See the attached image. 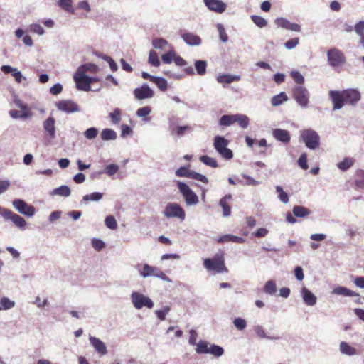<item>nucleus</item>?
<instances>
[{
    "mask_svg": "<svg viewBox=\"0 0 364 364\" xmlns=\"http://www.w3.org/2000/svg\"><path fill=\"white\" fill-rule=\"evenodd\" d=\"M329 96L333 105V109H339L345 104L355 105L360 100V93L355 89L330 90Z\"/></svg>",
    "mask_w": 364,
    "mask_h": 364,
    "instance_id": "nucleus-1",
    "label": "nucleus"
},
{
    "mask_svg": "<svg viewBox=\"0 0 364 364\" xmlns=\"http://www.w3.org/2000/svg\"><path fill=\"white\" fill-rule=\"evenodd\" d=\"M204 267L208 271H212L215 273H227L228 269L225 263V252L219 251L213 258H207L203 260Z\"/></svg>",
    "mask_w": 364,
    "mask_h": 364,
    "instance_id": "nucleus-2",
    "label": "nucleus"
},
{
    "mask_svg": "<svg viewBox=\"0 0 364 364\" xmlns=\"http://www.w3.org/2000/svg\"><path fill=\"white\" fill-rule=\"evenodd\" d=\"M229 140L224 136H216L214 138L213 146L217 152L225 160H230L233 157L232 151L228 148Z\"/></svg>",
    "mask_w": 364,
    "mask_h": 364,
    "instance_id": "nucleus-3",
    "label": "nucleus"
},
{
    "mask_svg": "<svg viewBox=\"0 0 364 364\" xmlns=\"http://www.w3.org/2000/svg\"><path fill=\"white\" fill-rule=\"evenodd\" d=\"M301 137L306 146L311 149H315L320 145V137L316 132L312 129H304Z\"/></svg>",
    "mask_w": 364,
    "mask_h": 364,
    "instance_id": "nucleus-4",
    "label": "nucleus"
},
{
    "mask_svg": "<svg viewBox=\"0 0 364 364\" xmlns=\"http://www.w3.org/2000/svg\"><path fill=\"white\" fill-rule=\"evenodd\" d=\"M165 217L169 218H178L181 220H183L186 217V213L181 205L176 203H168L164 210Z\"/></svg>",
    "mask_w": 364,
    "mask_h": 364,
    "instance_id": "nucleus-5",
    "label": "nucleus"
},
{
    "mask_svg": "<svg viewBox=\"0 0 364 364\" xmlns=\"http://www.w3.org/2000/svg\"><path fill=\"white\" fill-rule=\"evenodd\" d=\"M177 186L188 205H195L198 203V198L197 195L189 188L187 184L178 181Z\"/></svg>",
    "mask_w": 364,
    "mask_h": 364,
    "instance_id": "nucleus-6",
    "label": "nucleus"
},
{
    "mask_svg": "<svg viewBox=\"0 0 364 364\" xmlns=\"http://www.w3.org/2000/svg\"><path fill=\"white\" fill-rule=\"evenodd\" d=\"M92 77L86 75L81 70H77L74 75L76 87L80 90L90 91Z\"/></svg>",
    "mask_w": 364,
    "mask_h": 364,
    "instance_id": "nucleus-7",
    "label": "nucleus"
},
{
    "mask_svg": "<svg viewBox=\"0 0 364 364\" xmlns=\"http://www.w3.org/2000/svg\"><path fill=\"white\" fill-rule=\"evenodd\" d=\"M293 97L301 107H306L309 102V94L308 90L303 86L295 87L293 90Z\"/></svg>",
    "mask_w": 364,
    "mask_h": 364,
    "instance_id": "nucleus-8",
    "label": "nucleus"
},
{
    "mask_svg": "<svg viewBox=\"0 0 364 364\" xmlns=\"http://www.w3.org/2000/svg\"><path fill=\"white\" fill-rule=\"evenodd\" d=\"M0 215L6 220H11L18 228H23L26 225V222L23 218L1 206Z\"/></svg>",
    "mask_w": 364,
    "mask_h": 364,
    "instance_id": "nucleus-9",
    "label": "nucleus"
},
{
    "mask_svg": "<svg viewBox=\"0 0 364 364\" xmlns=\"http://www.w3.org/2000/svg\"><path fill=\"white\" fill-rule=\"evenodd\" d=\"M132 299L134 307L137 309L144 306L151 309L154 306V303L151 299L139 292H133Z\"/></svg>",
    "mask_w": 364,
    "mask_h": 364,
    "instance_id": "nucleus-10",
    "label": "nucleus"
},
{
    "mask_svg": "<svg viewBox=\"0 0 364 364\" xmlns=\"http://www.w3.org/2000/svg\"><path fill=\"white\" fill-rule=\"evenodd\" d=\"M328 60L333 67L340 66L345 62L343 53L337 48H331L328 51Z\"/></svg>",
    "mask_w": 364,
    "mask_h": 364,
    "instance_id": "nucleus-11",
    "label": "nucleus"
},
{
    "mask_svg": "<svg viewBox=\"0 0 364 364\" xmlns=\"http://www.w3.org/2000/svg\"><path fill=\"white\" fill-rule=\"evenodd\" d=\"M140 274L143 277L154 276L163 280L167 279L166 275L160 269L150 266L147 264H144Z\"/></svg>",
    "mask_w": 364,
    "mask_h": 364,
    "instance_id": "nucleus-12",
    "label": "nucleus"
},
{
    "mask_svg": "<svg viewBox=\"0 0 364 364\" xmlns=\"http://www.w3.org/2000/svg\"><path fill=\"white\" fill-rule=\"evenodd\" d=\"M14 207L21 214L26 216H32L35 213L33 206L28 205L24 200L16 199L13 201Z\"/></svg>",
    "mask_w": 364,
    "mask_h": 364,
    "instance_id": "nucleus-13",
    "label": "nucleus"
},
{
    "mask_svg": "<svg viewBox=\"0 0 364 364\" xmlns=\"http://www.w3.org/2000/svg\"><path fill=\"white\" fill-rule=\"evenodd\" d=\"M134 95L137 100H141L151 98L154 93L147 84H144L141 87L134 89Z\"/></svg>",
    "mask_w": 364,
    "mask_h": 364,
    "instance_id": "nucleus-14",
    "label": "nucleus"
},
{
    "mask_svg": "<svg viewBox=\"0 0 364 364\" xmlns=\"http://www.w3.org/2000/svg\"><path fill=\"white\" fill-rule=\"evenodd\" d=\"M56 107L59 110L71 113L79 111L78 105L71 100H60L56 103Z\"/></svg>",
    "mask_w": 364,
    "mask_h": 364,
    "instance_id": "nucleus-15",
    "label": "nucleus"
},
{
    "mask_svg": "<svg viewBox=\"0 0 364 364\" xmlns=\"http://www.w3.org/2000/svg\"><path fill=\"white\" fill-rule=\"evenodd\" d=\"M205 6L216 13H223L226 9V4L220 0H203Z\"/></svg>",
    "mask_w": 364,
    "mask_h": 364,
    "instance_id": "nucleus-16",
    "label": "nucleus"
},
{
    "mask_svg": "<svg viewBox=\"0 0 364 364\" xmlns=\"http://www.w3.org/2000/svg\"><path fill=\"white\" fill-rule=\"evenodd\" d=\"M90 341L92 346L100 355H104L107 353V347L101 340L91 336L90 337Z\"/></svg>",
    "mask_w": 364,
    "mask_h": 364,
    "instance_id": "nucleus-17",
    "label": "nucleus"
},
{
    "mask_svg": "<svg viewBox=\"0 0 364 364\" xmlns=\"http://www.w3.org/2000/svg\"><path fill=\"white\" fill-rule=\"evenodd\" d=\"M273 136L277 141H282L283 143L289 142L291 139L289 132L282 129H274Z\"/></svg>",
    "mask_w": 364,
    "mask_h": 364,
    "instance_id": "nucleus-18",
    "label": "nucleus"
},
{
    "mask_svg": "<svg viewBox=\"0 0 364 364\" xmlns=\"http://www.w3.org/2000/svg\"><path fill=\"white\" fill-rule=\"evenodd\" d=\"M43 128L48 133L50 138L53 139L55 137V119L53 117H49L43 122Z\"/></svg>",
    "mask_w": 364,
    "mask_h": 364,
    "instance_id": "nucleus-19",
    "label": "nucleus"
},
{
    "mask_svg": "<svg viewBox=\"0 0 364 364\" xmlns=\"http://www.w3.org/2000/svg\"><path fill=\"white\" fill-rule=\"evenodd\" d=\"M182 38L188 45L191 46H198L201 43L200 38L191 33H186L182 35Z\"/></svg>",
    "mask_w": 364,
    "mask_h": 364,
    "instance_id": "nucleus-20",
    "label": "nucleus"
},
{
    "mask_svg": "<svg viewBox=\"0 0 364 364\" xmlns=\"http://www.w3.org/2000/svg\"><path fill=\"white\" fill-rule=\"evenodd\" d=\"M171 134L177 136H183L186 132H190L191 127L188 125L174 127L173 124H170Z\"/></svg>",
    "mask_w": 364,
    "mask_h": 364,
    "instance_id": "nucleus-21",
    "label": "nucleus"
},
{
    "mask_svg": "<svg viewBox=\"0 0 364 364\" xmlns=\"http://www.w3.org/2000/svg\"><path fill=\"white\" fill-rule=\"evenodd\" d=\"M231 198H232V196L230 194H228V195H225V196L223 197L220 200V205L223 208V216H225V217H228V216L230 215L231 208L227 200H230Z\"/></svg>",
    "mask_w": 364,
    "mask_h": 364,
    "instance_id": "nucleus-22",
    "label": "nucleus"
},
{
    "mask_svg": "<svg viewBox=\"0 0 364 364\" xmlns=\"http://www.w3.org/2000/svg\"><path fill=\"white\" fill-rule=\"evenodd\" d=\"M303 299L306 304L309 306H314L316 303V296L309 291L307 289H302Z\"/></svg>",
    "mask_w": 364,
    "mask_h": 364,
    "instance_id": "nucleus-23",
    "label": "nucleus"
},
{
    "mask_svg": "<svg viewBox=\"0 0 364 364\" xmlns=\"http://www.w3.org/2000/svg\"><path fill=\"white\" fill-rule=\"evenodd\" d=\"M234 123H237L242 129H246L250 123L247 116L242 114H233Z\"/></svg>",
    "mask_w": 364,
    "mask_h": 364,
    "instance_id": "nucleus-24",
    "label": "nucleus"
},
{
    "mask_svg": "<svg viewBox=\"0 0 364 364\" xmlns=\"http://www.w3.org/2000/svg\"><path fill=\"white\" fill-rule=\"evenodd\" d=\"M10 116L14 119L18 118H29L32 116V112L31 110H26L25 112L22 109L21 111L11 109L9 112Z\"/></svg>",
    "mask_w": 364,
    "mask_h": 364,
    "instance_id": "nucleus-25",
    "label": "nucleus"
},
{
    "mask_svg": "<svg viewBox=\"0 0 364 364\" xmlns=\"http://www.w3.org/2000/svg\"><path fill=\"white\" fill-rule=\"evenodd\" d=\"M293 213L296 217L305 218L310 214V211L306 208L296 205L293 208Z\"/></svg>",
    "mask_w": 364,
    "mask_h": 364,
    "instance_id": "nucleus-26",
    "label": "nucleus"
},
{
    "mask_svg": "<svg viewBox=\"0 0 364 364\" xmlns=\"http://www.w3.org/2000/svg\"><path fill=\"white\" fill-rule=\"evenodd\" d=\"M101 138L104 141L114 140L117 138V133L111 129H105L101 132Z\"/></svg>",
    "mask_w": 364,
    "mask_h": 364,
    "instance_id": "nucleus-27",
    "label": "nucleus"
},
{
    "mask_svg": "<svg viewBox=\"0 0 364 364\" xmlns=\"http://www.w3.org/2000/svg\"><path fill=\"white\" fill-rule=\"evenodd\" d=\"M333 293L338 295H343L345 296H357V294H355L352 290L343 287H338L333 289Z\"/></svg>",
    "mask_w": 364,
    "mask_h": 364,
    "instance_id": "nucleus-28",
    "label": "nucleus"
},
{
    "mask_svg": "<svg viewBox=\"0 0 364 364\" xmlns=\"http://www.w3.org/2000/svg\"><path fill=\"white\" fill-rule=\"evenodd\" d=\"M287 100L288 97L286 95V93L282 92L272 98L271 103L273 106H278L281 105L282 102L287 101Z\"/></svg>",
    "mask_w": 364,
    "mask_h": 364,
    "instance_id": "nucleus-29",
    "label": "nucleus"
},
{
    "mask_svg": "<svg viewBox=\"0 0 364 364\" xmlns=\"http://www.w3.org/2000/svg\"><path fill=\"white\" fill-rule=\"evenodd\" d=\"M340 350L342 353L348 355H353L356 354V350L354 348L351 347L348 343L344 341L341 343Z\"/></svg>",
    "mask_w": 364,
    "mask_h": 364,
    "instance_id": "nucleus-30",
    "label": "nucleus"
},
{
    "mask_svg": "<svg viewBox=\"0 0 364 364\" xmlns=\"http://www.w3.org/2000/svg\"><path fill=\"white\" fill-rule=\"evenodd\" d=\"M354 164V159L352 158H345L342 161L339 162L337 165L338 168L344 171L349 169Z\"/></svg>",
    "mask_w": 364,
    "mask_h": 364,
    "instance_id": "nucleus-31",
    "label": "nucleus"
},
{
    "mask_svg": "<svg viewBox=\"0 0 364 364\" xmlns=\"http://www.w3.org/2000/svg\"><path fill=\"white\" fill-rule=\"evenodd\" d=\"M200 161L205 164L206 166H208L212 168L218 167V164L215 159L210 157L208 156L204 155L200 157Z\"/></svg>",
    "mask_w": 364,
    "mask_h": 364,
    "instance_id": "nucleus-32",
    "label": "nucleus"
},
{
    "mask_svg": "<svg viewBox=\"0 0 364 364\" xmlns=\"http://www.w3.org/2000/svg\"><path fill=\"white\" fill-rule=\"evenodd\" d=\"M152 45L156 49L164 50L168 45V42L164 38H156L152 40Z\"/></svg>",
    "mask_w": 364,
    "mask_h": 364,
    "instance_id": "nucleus-33",
    "label": "nucleus"
},
{
    "mask_svg": "<svg viewBox=\"0 0 364 364\" xmlns=\"http://www.w3.org/2000/svg\"><path fill=\"white\" fill-rule=\"evenodd\" d=\"M195 67L197 73L200 75H203L206 73L207 63L204 60H196L195 62Z\"/></svg>",
    "mask_w": 364,
    "mask_h": 364,
    "instance_id": "nucleus-34",
    "label": "nucleus"
},
{
    "mask_svg": "<svg viewBox=\"0 0 364 364\" xmlns=\"http://www.w3.org/2000/svg\"><path fill=\"white\" fill-rule=\"evenodd\" d=\"M148 61L149 64L154 67L159 66L161 63L156 52L154 50L149 52Z\"/></svg>",
    "mask_w": 364,
    "mask_h": 364,
    "instance_id": "nucleus-35",
    "label": "nucleus"
},
{
    "mask_svg": "<svg viewBox=\"0 0 364 364\" xmlns=\"http://www.w3.org/2000/svg\"><path fill=\"white\" fill-rule=\"evenodd\" d=\"M264 291L268 294L272 295L277 291V286L273 280L266 282L264 287Z\"/></svg>",
    "mask_w": 364,
    "mask_h": 364,
    "instance_id": "nucleus-36",
    "label": "nucleus"
},
{
    "mask_svg": "<svg viewBox=\"0 0 364 364\" xmlns=\"http://www.w3.org/2000/svg\"><path fill=\"white\" fill-rule=\"evenodd\" d=\"M154 84L157 85L159 89L161 91H165L167 89L168 83L166 80L160 77H155L154 80L152 81Z\"/></svg>",
    "mask_w": 364,
    "mask_h": 364,
    "instance_id": "nucleus-37",
    "label": "nucleus"
},
{
    "mask_svg": "<svg viewBox=\"0 0 364 364\" xmlns=\"http://www.w3.org/2000/svg\"><path fill=\"white\" fill-rule=\"evenodd\" d=\"M234 124L233 114L223 115L219 121L220 126H230Z\"/></svg>",
    "mask_w": 364,
    "mask_h": 364,
    "instance_id": "nucleus-38",
    "label": "nucleus"
},
{
    "mask_svg": "<svg viewBox=\"0 0 364 364\" xmlns=\"http://www.w3.org/2000/svg\"><path fill=\"white\" fill-rule=\"evenodd\" d=\"M53 193L61 196L67 197L70 195V189L67 186H61L54 189Z\"/></svg>",
    "mask_w": 364,
    "mask_h": 364,
    "instance_id": "nucleus-39",
    "label": "nucleus"
},
{
    "mask_svg": "<svg viewBox=\"0 0 364 364\" xmlns=\"http://www.w3.org/2000/svg\"><path fill=\"white\" fill-rule=\"evenodd\" d=\"M208 353L215 357H220L224 353V350L222 347L213 344L210 346Z\"/></svg>",
    "mask_w": 364,
    "mask_h": 364,
    "instance_id": "nucleus-40",
    "label": "nucleus"
},
{
    "mask_svg": "<svg viewBox=\"0 0 364 364\" xmlns=\"http://www.w3.org/2000/svg\"><path fill=\"white\" fill-rule=\"evenodd\" d=\"M98 67L92 63H88L83 65L80 66L77 70H81L83 73L87 71H90L92 73H97L98 71Z\"/></svg>",
    "mask_w": 364,
    "mask_h": 364,
    "instance_id": "nucleus-41",
    "label": "nucleus"
},
{
    "mask_svg": "<svg viewBox=\"0 0 364 364\" xmlns=\"http://www.w3.org/2000/svg\"><path fill=\"white\" fill-rule=\"evenodd\" d=\"M103 195L99 192H94L83 196L82 200L85 202L93 200L98 201L102 198Z\"/></svg>",
    "mask_w": 364,
    "mask_h": 364,
    "instance_id": "nucleus-42",
    "label": "nucleus"
},
{
    "mask_svg": "<svg viewBox=\"0 0 364 364\" xmlns=\"http://www.w3.org/2000/svg\"><path fill=\"white\" fill-rule=\"evenodd\" d=\"M58 6L67 11L73 12V0H59Z\"/></svg>",
    "mask_w": 364,
    "mask_h": 364,
    "instance_id": "nucleus-43",
    "label": "nucleus"
},
{
    "mask_svg": "<svg viewBox=\"0 0 364 364\" xmlns=\"http://www.w3.org/2000/svg\"><path fill=\"white\" fill-rule=\"evenodd\" d=\"M251 19L259 28H264L267 25V21L259 16L252 15Z\"/></svg>",
    "mask_w": 364,
    "mask_h": 364,
    "instance_id": "nucleus-44",
    "label": "nucleus"
},
{
    "mask_svg": "<svg viewBox=\"0 0 364 364\" xmlns=\"http://www.w3.org/2000/svg\"><path fill=\"white\" fill-rule=\"evenodd\" d=\"M15 305L14 301L9 300L7 297H3L0 300V310L9 309Z\"/></svg>",
    "mask_w": 364,
    "mask_h": 364,
    "instance_id": "nucleus-45",
    "label": "nucleus"
},
{
    "mask_svg": "<svg viewBox=\"0 0 364 364\" xmlns=\"http://www.w3.org/2000/svg\"><path fill=\"white\" fill-rule=\"evenodd\" d=\"M291 77L295 81V82L301 86L304 82V77L297 70L291 71L290 73Z\"/></svg>",
    "mask_w": 364,
    "mask_h": 364,
    "instance_id": "nucleus-46",
    "label": "nucleus"
},
{
    "mask_svg": "<svg viewBox=\"0 0 364 364\" xmlns=\"http://www.w3.org/2000/svg\"><path fill=\"white\" fill-rule=\"evenodd\" d=\"M209 348L208 343L200 341L197 344L196 352L198 353H208Z\"/></svg>",
    "mask_w": 364,
    "mask_h": 364,
    "instance_id": "nucleus-47",
    "label": "nucleus"
},
{
    "mask_svg": "<svg viewBox=\"0 0 364 364\" xmlns=\"http://www.w3.org/2000/svg\"><path fill=\"white\" fill-rule=\"evenodd\" d=\"M237 78L230 75H220L217 77V81L220 83H231Z\"/></svg>",
    "mask_w": 364,
    "mask_h": 364,
    "instance_id": "nucleus-48",
    "label": "nucleus"
},
{
    "mask_svg": "<svg viewBox=\"0 0 364 364\" xmlns=\"http://www.w3.org/2000/svg\"><path fill=\"white\" fill-rule=\"evenodd\" d=\"M275 188L276 191L279 193V200L284 203H287L289 202L287 193L284 192L283 188L279 186H277Z\"/></svg>",
    "mask_w": 364,
    "mask_h": 364,
    "instance_id": "nucleus-49",
    "label": "nucleus"
},
{
    "mask_svg": "<svg viewBox=\"0 0 364 364\" xmlns=\"http://www.w3.org/2000/svg\"><path fill=\"white\" fill-rule=\"evenodd\" d=\"M189 178L195 179V180H197V181H199L203 182L204 183H208V178L204 175L198 173H197V172H196L194 171H191V174H190V177Z\"/></svg>",
    "mask_w": 364,
    "mask_h": 364,
    "instance_id": "nucleus-50",
    "label": "nucleus"
},
{
    "mask_svg": "<svg viewBox=\"0 0 364 364\" xmlns=\"http://www.w3.org/2000/svg\"><path fill=\"white\" fill-rule=\"evenodd\" d=\"M105 225L112 230H114L117 227L116 219L112 215H109L105 218Z\"/></svg>",
    "mask_w": 364,
    "mask_h": 364,
    "instance_id": "nucleus-51",
    "label": "nucleus"
},
{
    "mask_svg": "<svg viewBox=\"0 0 364 364\" xmlns=\"http://www.w3.org/2000/svg\"><path fill=\"white\" fill-rule=\"evenodd\" d=\"M175 52L173 50H169L168 53L162 55L161 59L164 63H171L175 57Z\"/></svg>",
    "mask_w": 364,
    "mask_h": 364,
    "instance_id": "nucleus-52",
    "label": "nucleus"
},
{
    "mask_svg": "<svg viewBox=\"0 0 364 364\" xmlns=\"http://www.w3.org/2000/svg\"><path fill=\"white\" fill-rule=\"evenodd\" d=\"M357 178L355 179V185L359 188L364 187V171L358 170L357 171Z\"/></svg>",
    "mask_w": 364,
    "mask_h": 364,
    "instance_id": "nucleus-53",
    "label": "nucleus"
},
{
    "mask_svg": "<svg viewBox=\"0 0 364 364\" xmlns=\"http://www.w3.org/2000/svg\"><path fill=\"white\" fill-rule=\"evenodd\" d=\"M119 171V166L116 164H109L105 168V173L111 176L114 175Z\"/></svg>",
    "mask_w": 364,
    "mask_h": 364,
    "instance_id": "nucleus-54",
    "label": "nucleus"
},
{
    "mask_svg": "<svg viewBox=\"0 0 364 364\" xmlns=\"http://www.w3.org/2000/svg\"><path fill=\"white\" fill-rule=\"evenodd\" d=\"M217 29L219 33V36L223 42H227L228 40V36L225 32V30L222 24L217 25Z\"/></svg>",
    "mask_w": 364,
    "mask_h": 364,
    "instance_id": "nucleus-55",
    "label": "nucleus"
},
{
    "mask_svg": "<svg viewBox=\"0 0 364 364\" xmlns=\"http://www.w3.org/2000/svg\"><path fill=\"white\" fill-rule=\"evenodd\" d=\"M191 170H188V168L185 167V166H183V167H181L179 168L178 169H177L176 171V175L178 176V177H187V178H189L190 177V174H191Z\"/></svg>",
    "mask_w": 364,
    "mask_h": 364,
    "instance_id": "nucleus-56",
    "label": "nucleus"
},
{
    "mask_svg": "<svg viewBox=\"0 0 364 364\" xmlns=\"http://www.w3.org/2000/svg\"><path fill=\"white\" fill-rule=\"evenodd\" d=\"M98 134L97 129L95 127H91L87 129L85 132L84 135L88 139H92L97 136Z\"/></svg>",
    "mask_w": 364,
    "mask_h": 364,
    "instance_id": "nucleus-57",
    "label": "nucleus"
},
{
    "mask_svg": "<svg viewBox=\"0 0 364 364\" xmlns=\"http://www.w3.org/2000/svg\"><path fill=\"white\" fill-rule=\"evenodd\" d=\"M121 112L119 109H115L109 114V117L114 124H118L121 120Z\"/></svg>",
    "mask_w": 364,
    "mask_h": 364,
    "instance_id": "nucleus-58",
    "label": "nucleus"
},
{
    "mask_svg": "<svg viewBox=\"0 0 364 364\" xmlns=\"http://www.w3.org/2000/svg\"><path fill=\"white\" fill-rule=\"evenodd\" d=\"M151 112V109L149 106H145L137 109L136 114L139 117H145Z\"/></svg>",
    "mask_w": 364,
    "mask_h": 364,
    "instance_id": "nucleus-59",
    "label": "nucleus"
},
{
    "mask_svg": "<svg viewBox=\"0 0 364 364\" xmlns=\"http://www.w3.org/2000/svg\"><path fill=\"white\" fill-rule=\"evenodd\" d=\"M299 166L304 170H307L309 166L307 164V155L306 154H302L299 160H298Z\"/></svg>",
    "mask_w": 364,
    "mask_h": 364,
    "instance_id": "nucleus-60",
    "label": "nucleus"
},
{
    "mask_svg": "<svg viewBox=\"0 0 364 364\" xmlns=\"http://www.w3.org/2000/svg\"><path fill=\"white\" fill-rule=\"evenodd\" d=\"M170 309L171 308L166 306L161 310L156 311V314L161 321H164L166 319V315L168 313Z\"/></svg>",
    "mask_w": 364,
    "mask_h": 364,
    "instance_id": "nucleus-61",
    "label": "nucleus"
},
{
    "mask_svg": "<svg viewBox=\"0 0 364 364\" xmlns=\"http://www.w3.org/2000/svg\"><path fill=\"white\" fill-rule=\"evenodd\" d=\"M233 323L238 330H243L247 326L245 320L241 318H235L233 321Z\"/></svg>",
    "mask_w": 364,
    "mask_h": 364,
    "instance_id": "nucleus-62",
    "label": "nucleus"
},
{
    "mask_svg": "<svg viewBox=\"0 0 364 364\" xmlns=\"http://www.w3.org/2000/svg\"><path fill=\"white\" fill-rule=\"evenodd\" d=\"M299 38H291L285 43V47L289 50L292 49L299 44Z\"/></svg>",
    "mask_w": 364,
    "mask_h": 364,
    "instance_id": "nucleus-63",
    "label": "nucleus"
},
{
    "mask_svg": "<svg viewBox=\"0 0 364 364\" xmlns=\"http://www.w3.org/2000/svg\"><path fill=\"white\" fill-rule=\"evenodd\" d=\"M355 31L360 36L364 35V21H360L356 23Z\"/></svg>",
    "mask_w": 364,
    "mask_h": 364,
    "instance_id": "nucleus-64",
    "label": "nucleus"
}]
</instances>
